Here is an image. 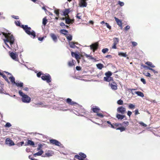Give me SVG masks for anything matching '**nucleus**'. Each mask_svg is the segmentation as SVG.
<instances>
[{"label": "nucleus", "instance_id": "nucleus-1", "mask_svg": "<svg viewBox=\"0 0 160 160\" xmlns=\"http://www.w3.org/2000/svg\"><path fill=\"white\" fill-rule=\"evenodd\" d=\"M1 33L2 34L5 38V39H3L4 43L8 48H10L9 46L7 44V42H9L11 46L13 44L14 42V38L13 36L10 33H7L3 32H2Z\"/></svg>", "mask_w": 160, "mask_h": 160}, {"label": "nucleus", "instance_id": "nucleus-2", "mask_svg": "<svg viewBox=\"0 0 160 160\" xmlns=\"http://www.w3.org/2000/svg\"><path fill=\"white\" fill-rule=\"evenodd\" d=\"M21 27L27 34L30 36L31 37H32L33 39L35 38L36 36L35 32L34 31L32 30L30 27H28V25H22Z\"/></svg>", "mask_w": 160, "mask_h": 160}, {"label": "nucleus", "instance_id": "nucleus-3", "mask_svg": "<svg viewBox=\"0 0 160 160\" xmlns=\"http://www.w3.org/2000/svg\"><path fill=\"white\" fill-rule=\"evenodd\" d=\"M18 93L20 96L22 97L21 98L22 102L24 103H29L31 100V98L28 95L25 94L21 91L19 90Z\"/></svg>", "mask_w": 160, "mask_h": 160}, {"label": "nucleus", "instance_id": "nucleus-4", "mask_svg": "<svg viewBox=\"0 0 160 160\" xmlns=\"http://www.w3.org/2000/svg\"><path fill=\"white\" fill-rule=\"evenodd\" d=\"M9 78L10 79L12 84H15L17 87H18L21 88L23 87V83L18 81H17L16 82L15 81V78L13 76L11 75V76Z\"/></svg>", "mask_w": 160, "mask_h": 160}, {"label": "nucleus", "instance_id": "nucleus-5", "mask_svg": "<svg viewBox=\"0 0 160 160\" xmlns=\"http://www.w3.org/2000/svg\"><path fill=\"white\" fill-rule=\"evenodd\" d=\"M42 79L44 81H46L48 83H50L51 82V78L50 75L48 73L44 74L41 77Z\"/></svg>", "mask_w": 160, "mask_h": 160}, {"label": "nucleus", "instance_id": "nucleus-6", "mask_svg": "<svg viewBox=\"0 0 160 160\" xmlns=\"http://www.w3.org/2000/svg\"><path fill=\"white\" fill-rule=\"evenodd\" d=\"M86 155L82 152H79L78 155H75L74 156V158L78 159H85L86 158Z\"/></svg>", "mask_w": 160, "mask_h": 160}, {"label": "nucleus", "instance_id": "nucleus-7", "mask_svg": "<svg viewBox=\"0 0 160 160\" xmlns=\"http://www.w3.org/2000/svg\"><path fill=\"white\" fill-rule=\"evenodd\" d=\"M99 44L98 42H96L92 44L90 46V49L92 50L93 52H94L98 48Z\"/></svg>", "mask_w": 160, "mask_h": 160}, {"label": "nucleus", "instance_id": "nucleus-8", "mask_svg": "<svg viewBox=\"0 0 160 160\" xmlns=\"http://www.w3.org/2000/svg\"><path fill=\"white\" fill-rule=\"evenodd\" d=\"M49 142L51 144L58 146H61L62 145L58 141L54 139H50Z\"/></svg>", "mask_w": 160, "mask_h": 160}, {"label": "nucleus", "instance_id": "nucleus-9", "mask_svg": "<svg viewBox=\"0 0 160 160\" xmlns=\"http://www.w3.org/2000/svg\"><path fill=\"white\" fill-rule=\"evenodd\" d=\"M117 111L118 112L122 114H124L126 112V108L124 107L123 106H121L118 108Z\"/></svg>", "mask_w": 160, "mask_h": 160}, {"label": "nucleus", "instance_id": "nucleus-10", "mask_svg": "<svg viewBox=\"0 0 160 160\" xmlns=\"http://www.w3.org/2000/svg\"><path fill=\"white\" fill-rule=\"evenodd\" d=\"M54 154V152L52 150H48L45 152L43 155L44 157H49L52 156Z\"/></svg>", "mask_w": 160, "mask_h": 160}, {"label": "nucleus", "instance_id": "nucleus-11", "mask_svg": "<svg viewBox=\"0 0 160 160\" xmlns=\"http://www.w3.org/2000/svg\"><path fill=\"white\" fill-rule=\"evenodd\" d=\"M114 19L117 24L120 27L121 29H122V21L116 17H114Z\"/></svg>", "mask_w": 160, "mask_h": 160}, {"label": "nucleus", "instance_id": "nucleus-12", "mask_svg": "<svg viewBox=\"0 0 160 160\" xmlns=\"http://www.w3.org/2000/svg\"><path fill=\"white\" fill-rule=\"evenodd\" d=\"M6 143L9 146H12L14 145V143L13 141L9 138H7L6 140Z\"/></svg>", "mask_w": 160, "mask_h": 160}, {"label": "nucleus", "instance_id": "nucleus-13", "mask_svg": "<svg viewBox=\"0 0 160 160\" xmlns=\"http://www.w3.org/2000/svg\"><path fill=\"white\" fill-rule=\"evenodd\" d=\"M109 86L112 89L116 90L117 89V84L114 82L109 83Z\"/></svg>", "mask_w": 160, "mask_h": 160}, {"label": "nucleus", "instance_id": "nucleus-14", "mask_svg": "<svg viewBox=\"0 0 160 160\" xmlns=\"http://www.w3.org/2000/svg\"><path fill=\"white\" fill-rule=\"evenodd\" d=\"M74 20L71 19L69 16L65 17V22L66 24H72Z\"/></svg>", "mask_w": 160, "mask_h": 160}, {"label": "nucleus", "instance_id": "nucleus-15", "mask_svg": "<svg viewBox=\"0 0 160 160\" xmlns=\"http://www.w3.org/2000/svg\"><path fill=\"white\" fill-rule=\"evenodd\" d=\"M70 9H65L64 10L63 12V15L65 16V17L69 16L68 14L70 12Z\"/></svg>", "mask_w": 160, "mask_h": 160}, {"label": "nucleus", "instance_id": "nucleus-16", "mask_svg": "<svg viewBox=\"0 0 160 160\" xmlns=\"http://www.w3.org/2000/svg\"><path fill=\"white\" fill-rule=\"evenodd\" d=\"M35 145L34 142L30 140H28V142L25 143V146H27L29 145L34 146Z\"/></svg>", "mask_w": 160, "mask_h": 160}, {"label": "nucleus", "instance_id": "nucleus-17", "mask_svg": "<svg viewBox=\"0 0 160 160\" xmlns=\"http://www.w3.org/2000/svg\"><path fill=\"white\" fill-rule=\"evenodd\" d=\"M50 36L54 42H57L58 41V38L53 33H51Z\"/></svg>", "mask_w": 160, "mask_h": 160}, {"label": "nucleus", "instance_id": "nucleus-18", "mask_svg": "<svg viewBox=\"0 0 160 160\" xmlns=\"http://www.w3.org/2000/svg\"><path fill=\"white\" fill-rule=\"evenodd\" d=\"M66 102L68 103L71 105H74L76 103L75 102L72 101V99L70 98H68L66 99Z\"/></svg>", "mask_w": 160, "mask_h": 160}, {"label": "nucleus", "instance_id": "nucleus-19", "mask_svg": "<svg viewBox=\"0 0 160 160\" xmlns=\"http://www.w3.org/2000/svg\"><path fill=\"white\" fill-rule=\"evenodd\" d=\"M92 110L94 113H97L100 111V109L98 107L95 106L92 108Z\"/></svg>", "mask_w": 160, "mask_h": 160}, {"label": "nucleus", "instance_id": "nucleus-20", "mask_svg": "<svg viewBox=\"0 0 160 160\" xmlns=\"http://www.w3.org/2000/svg\"><path fill=\"white\" fill-rule=\"evenodd\" d=\"M10 56L13 60H17L18 55L13 52H11L10 54Z\"/></svg>", "mask_w": 160, "mask_h": 160}, {"label": "nucleus", "instance_id": "nucleus-21", "mask_svg": "<svg viewBox=\"0 0 160 160\" xmlns=\"http://www.w3.org/2000/svg\"><path fill=\"white\" fill-rule=\"evenodd\" d=\"M123 114H120L117 113L116 116V117L119 120H122L126 117L125 116L123 115Z\"/></svg>", "mask_w": 160, "mask_h": 160}, {"label": "nucleus", "instance_id": "nucleus-22", "mask_svg": "<svg viewBox=\"0 0 160 160\" xmlns=\"http://www.w3.org/2000/svg\"><path fill=\"white\" fill-rule=\"evenodd\" d=\"M121 125V124L116 123H113L111 125V127L117 129V128H118V127L119 126Z\"/></svg>", "mask_w": 160, "mask_h": 160}, {"label": "nucleus", "instance_id": "nucleus-23", "mask_svg": "<svg viewBox=\"0 0 160 160\" xmlns=\"http://www.w3.org/2000/svg\"><path fill=\"white\" fill-rule=\"evenodd\" d=\"M69 45L70 48H74L76 47H77L75 45V44H78V42H69Z\"/></svg>", "mask_w": 160, "mask_h": 160}, {"label": "nucleus", "instance_id": "nucleus-24", "mask_svg": "<svg viewBox=\"0 0 160 160\" xmlns=\"http://www.w3.org/2000/svg\"><path fill=\"white\" fill-rule=\"evenodd\" d=\"M104 80L108 82L113 81V78L112 77H104Z\"/></svg>", "mask_w": 160, "mask_h": 160}, {"label": "nucleus", "instance_id": "nucleus-25", "mask_svg": "<svg viewBox=\"0 0 160 160\" xmlns=\"http://www.w3.org/2000/svg\"><path fill=\"white\" fill-rule=\"evenodd\" d=\"M43 151L42 150H41L38 152L34 153L33 154V156L35 157H36V156H40L43 153Z\"/></svg>", "mask_w": 160, "mask_h": 160}, {"label": "nucleus", "instance_id": "nucleus-26", "mask_svg": "<svg viewBox=\"0 0 160 160\" xmlns=\"http://www.w3.org/2000/svg\"><path fill=\"white\" fill-rule=\"evenodd\" d=\"M60 32L62 34L64 35H67L68 33V32L67 30L64 29H61L60 31Z\"/></svg>", "mask_w": 160, "mask_h": 160}, {"label": "nucleus", "instance_id": "nucleus-27", "mask_svg": "<svg viewBox=\"0 0 160 160\" xmlns=\"http://www.w3.org/2000/svg\"><path fill=\"white\" fill-rule=\"evenodd\" d=\"M118 55L119 56L124 57H126L128 56L126 54V52L123 53L122 52H119L118 53Z\"/></svg>", "mask_w": 160, "mask_h": 160}, {"label": "nucleus", "instance_id": "nucleus-28", "mask_svg": "<svg viewBox=\"0 0 160 160\" xmlns=\"http://www.w3.org/2000/svg\"><path fill=\"white\" fill-rule=\"evenodd\" d=\"M145 64L152 68H153L155 67V66L152 64V63L150 62H146L145 63Z\"/></svg>", "mask_w": 160, "mask_h": 160}, {"label": "nucleus", "instance_id": "nucleus-29", "mask_svg": "<svg viewBox=\"0 0 160 160\" xmlns=\"http://www.w3.org/2000/svg\"><path fill=\"white\" fill-rule=\"evenodd\" d=\"M135 93L137 94L138 96L142 97H143L144 96L143 93L142 92L140 91H137L135 92Z\"/></svg>", "mask_w": 160, "mask_h": 160}, {"label": "nucleus", "instance_id": "nucleus-30", "mask_svg": "<svg viewBox=\"0 0 160 160\" xmlns=\"http://www.w3.org/2000/svg\"><path fill=\"white\" fill-rule=\"evenodd\" d=\"M68 65L69 67H71L74 66L73 60H72L71 61H69L68 62Z\"/></svg>", "mask_w": 160, "mask_h": 160}, {"label": "nucleus", "instance_id": "nucleus-31", "mask_svg": "<svg viewBox=\"0 0 160 160\" xmlns=\"http://www.w3.org/2000/svg\"><path fill=\"white\" fill-rule=\"evenodd\" d=\"M48 22V20L46 18V17H45L43 18L42 19V24L44 26H45Z\"/></svg>", "mask_w": 160, "mask_h": 160}, {"label": "nucleus", "instance_id": "nucleus-32", "mask_svg": "<svg viewBox=\"0 0 160 160\" xmlns=\"http://www.w3.org/2000/svg\"><path fill=\"white\" fill-rule=\"evenodd\" d=\"M97 67L99 69H101L104 67L103 65L101 63H98L96 65Z\"/></svg>", "mask_w": 160, "mask_h": 160}, {"label": "nucleus", "instance_id": "nucleus-33", "mask_svg": "<svg viewBox=\"0 0 160 160\" xmlns=\"http://www.w3.org/2000/svg\"><path fill=\"white\" fill-rule=\"evenodd\" d=\"M119 39L117 38H113V43L117 45L119 42Z\"/></svg>", "mask_w": 160, "mask_h": 160}, {"label": "nucleus", "instance_id": "nucleus-34", "mask_svg": "<svg viewBox=\"0 0 160 160\" xmlns=\"http://www.w3.org/2000/svg\"><path fill=\"white\" fill-rule=\"evenodd\" d=\"M105 75L106 76V77H111L110 76L112 75V73L111 72L108 71L105 73Z\"/></svg>", "mask_w": 160, "mask_h": 160}, {"label": "nucleus", "instance_id": "nucleus-35", "mask_svg": "<svg viewBox=\"0 0 160 160\" xmlns=\"http://www.w3.org/2000/svg\"><path fill=\"white\" fill-rule=\"evenodd\" d=\"M2 76L8 83H10L9 81L8 80V78L7 77L6 75H5L4 74H3Z\"/></svg>", "mask_w": 160, "mask_h": 160}, {"label": "nucleus", "instance_id": "nucleus-36", "mask_svg": "<svg viewBox=\"0 0 160 160\" xmlns=\"http://www.w3.org/2000/svg\"><path fill=\"white\" fill-rule=\"evenodd\" d=\"M143 74L147 77H151V75L149 72H147L146 71H144L143 72Z\"/></svg>", "mask_w": 160, "mask_h": 160}, {"label": "nucleus", "instance_id": "nucleus-37", "mask_svg": "<svg viewBox=\"0 0 160 160\" xmlns=\"http://www.w3.org/2000/svg\"><path fill=\"white\" fill-rule=\"evenodd\" d=\"M135 108V106L132 104L130 103L128 105V108L131 109H133Z\"/></svg>", "mask_w": 160, "mask_h": 160}, {"label": "nucleus", "instance_id": "nucleus-38", "mask_svg": "<svg viewBox=\"0 0 160 160\" xmlns=\"http://www.w3.org/2000/svg\"><path fill=\"white\" fill-rule=\"evenodd\" d=\"M125 128L123 127H118V128H117V130H120L121 132L125 131Z\"/></svg>", "mask_w": 160, "mask_h": 160}, {"label": "nucleus", "instance_id": "nucleus-39", "mask_svg": "<svg viewBox=\"0 0 160 160\" xmlns=\"http://www.w3.org/2000/svg\"><path fill=\"white\" fill-rule=\"evenodd\" d=\"M117 103L118 105H122L123 104V102L122 100L121 99H120L118 101Z\"/></svg>", "mask_w": 160, "mask_h": 160}, {"label": "nucleus", "instance_id": "nucleus-40", "mask_svg": "<svg viewBox=\"0 0 160 160\" xmlns=\"http://www.w3.org/2000/svg\"><path fill=\"white\" fill-rule=\"evenodd\" d=\"M75 58L77 59L78 62L79 60L80 59V58L79 55H78V54H75Z\"/></svg>", "mask_w": 160, "mask_h": 160}, {"label": "nucleus", "instance_id": "nucleus-41", "mask_svg": "<svg viewBox=\"0 0 160 160\" xmlns=\"http://www.w3.org/2000/svg\"><path fill=\"white\" fill-rule=\"evenodd\" d=\"M108 51V48H103L102 50V52L103 53H105Z\"/></svg>", "mask_w": 160, "mask_h": 160}, {"label": "nucleus", "instance_id": "nucleus-42", "mask_svg": "<svg viewBox=\"0 0 160 160\" xmlns=\"http://www.w3.org/2000/svg\"><path fill=\"white\" fill-rule=\"evenodd\" d=\"M67 39L69 41H70L72 40V36L70 35H69V36H67L66 37Z\"/></svg>", "mask_w": 160, "mask_h": 160}, {"label": "nucleus", "instance_id": "nucleus-43", "mask_svg": "<svg viewBox=\"0 0 160 160\" xmlns=\"http://www.w3.org/2000/svg\"><path fill=\"white\" fill-rule=\"evenodd\" d=\"M139 124L144 127H146L147 126V125L142 122H139Z\"/></svg>", "mask_w": 160, "mask_h": 160}, {"label": "nucleus", "instance_id": "nucleus-44", "mask_svg": "<svg viewBox=\"0 0 160 160\" xmlns=\"http://www.w3.org/2000/svg\"><path fill=\"white\" fill-rule=\"evenodd\" d=\"M97 115L98 116V117L101 118H102L103 117H104V116L101 113H98V112L97 113Z\"/></svg>", "mask_w": 160, "mask_h": 160}, {"label": "nucleus", "instance_id": "nucleus-45", "mask_svg": "<svg viewBox=\"0 0 160 160\" xmlns=\"http://www.w3.org/2000/svg\"><path fill=\"white\" fill-rule=\"evenodd\" d=\"M76 17L77 18L79 19H81V14L80 13H78Z\"/></svg>", "mask_w": 160, "mask_h": 160}, {"label": "nucleus", "instance_id": "nucleus-46", "mask_svg": "<svg viewBox=\"0 0 160 160\" xmlns=\"http://www.w3.org/2000/svg\"><path fill=\"white\" fill-rule=\"evenodd\" d=\"M148 69L149 70H152L154 73H158V72L157 71H156L154 70V69L150 68H148Z\"/></svg>", "mask_w": 160, "mask_h": 160}, {"label": "nucleus", "instance_id": "nucleus-47", "mask_svg": "<svg viewBox=\"0 0 160 160\" xmlns=\"http://www.w3.org/2000/svg\"><path fill=\"white\" fill-rule=\"evenodd\" d=\"M43 74H44L42 73L41 72H40L37 73V75L38 77L40 78L41 77L42 75H43Z\"/></svg>", "mask_w": 160, "mask_h": 160}, {"label": "nucleus", "instance_id": "nucleus-48", "mask_svg": "<svg viewBox=\"0 0 160 160\" xmlns=\"http://www.w3.org/2000/svg\"><path fill=\"white\" fill-rule=\"evenodd\" d=\"M118 4H119L120 6H124V4L123 2H122L120 1L118 2Z\"/></svg>", "mask_w": 160, "mask_h": 160}, {"label": "nucleus", "instance_id": "nucleus-49", "mask_svg": "<svg viewBox=\"0 0 160 160\" xmlns=\"http://www.w3.org/2000/svg\"><path fill=\"white\" fill-rule=\"evenodd\" d=\"M12 125L9 122H7L5 125V127H9L11 126Z\"/></svg>", "mask_w": 160, "mask_h": 160}, {"label": "nucleus", "instance_id": "nucleus-50", "mask_svg": "<svg viewBox=\"0 0 160 160\" xmlns=\"http://www.w3.org/2000/svg\"><path fill=\"white\" fill-rule=\"evenodd\" d=\"M130 28V27L128 25H127L124 28V30L126 31H128Z\"/></svg>", "mask_w": 160, "mask_h": 160}, {"label": "nucleus", "instance_id": "nucleus-51", "mask_svg": "<svg viewBox=\"0 0 160 160\" xmlns=\"http://www.w3.org/2000/svg\"><path fill=\"white\" fill-rule=\"evenodd\" d=\"M106 25V26L107 27L109 28V29H111V27L110 26L108 23H105Z\"/></svg>", "mask_w": 160, "mask_h": 160}, {"label": "nucleus", "instance_id": "nucleus-52", "mask_svg": "<svg viewBox=\"0 0 160 160\" xmlns=\"http://www.w3.org/2000/svg\"><path fill=\"white\" fill-rule=\"evenodd\" d=\"M54 12L56 14L57 16L58 17L59 16V10H57L54 11Z\"/></svg>", "mask_w": 160, "mask_h": 160}, {"label": "nucleus", "instance_id": "nucleus-53", "mask_svg": "<svg viewBox=\"0 0 160 160\" xmlns=\"http://www.w3.org/2000/svg\"><path fill=\"white\" fill-rule=\"evenodd\" d=\"M141 81L142 82V83L144 84H146V81H145V80L144 79V78H141Z\"/></svg>", "mask_w": 160, "mask_h": 160}, {"label": "nucleus", "instance_id": "nucleus-54", "mask_svg": "<svg viewBox=\"0 0 160 160\" xmlns=\"http://www.w3.org/2000/svg\"><path fill=\"white\" fill-rule=\"evenodd\" d=\"M131 43H132V46L133 47L136 46L137 45V44H138L136 42H133H133H132Z\"/></svg>", "mask_w": 160, "mask_h": 160}, {"label": "nucleus", "instance_id": "nucleus-55", "mask_svg": "<svg viewBox=\"0 0 160 160\" xmlns=\"http://www.w3.org/2000/svg\"><path fill=\"white\" fill-rule=\"evenodd\" d=\"M15 24L18 26H20V22L19 21H17L15 22Z\"/></svg>", "mask_w": 160, "mask_h": 160}, {"label": "nucleus", "instance_id": "nucleus-56", "mask_svg": "<svg viewBox=\"0 0 160 160\" xmlns=\"http://www.w3.org/2000/svg\"><path fill=\"white\" fill-rule=\"evenodd\" d=\"M24 144V142H20V143H18V146H22L23 144Z\"/></svg>", "mask_w": 160, "mask_h": 160}, {"label": "nucleus", "instance_id": "nucleus-57", "mask_svg": "<svg viewBox=\"0 0 160 160\" xmlns=\"http://www.w3.org/2000/svg\"><path fill=\"white\" fill-rule=\"evenodd\" d=\"M12 18L16 19H19V17L18 16L13 15L12 16Z\"/></svg>", "mask_w": 160, "mask_h": 160}, {"label": "nucleus", "instance_id": "nucleus-58", "mask_svg": "<svg viewBox=\"0 0 160 160\" xmlns=\"http://www.w3.org/2000/svg\"><path fill=\"white\" fill-rule=\"evenodd\" d=\"M42 145L41 144H40V145H39L38 147V148H37V150H41V149L42 148Z\"/></svg>", "mask_w": 160, "mask_h": 160}, {"label": "nucleus", "instance_id": "nucleus-59", "mask_svg": "<svg viewBox=\"0 0 160 160\" xmlns=\"http://www.w3.org/2000/svg\"><path fill=\"white\" fill-rule=\"evenodd\" d=\"M122 124H125L126 125V126H128L129 125V122L128 121H124L122 122Z\"/></svg>", "mask_w": 160, "mask_h": 160}, {"label": "nucleus", "instance_id": "nucleus-60", "mask_svg": "<svg viewBox=\"0 0 160 160\" xmlns=\"http://www.w3.org/2000/svg\"><path fill=\"white\" fill-rule=\"evenodd\" d=\"M4 91V89L2 88V86H0V92L1 93L3 92V91Z\"/></svg>", "mask_w": 160, "mask_h": 160}, {"label": "nucleus", "instance_id": "nucleus-61", "mask_svg": "<svg viewBox=\"0 0 160 160\" xmlns=\"http://www.w3.org/2000/svg\"><path fill=\"white\" fill-rule=\"evenodd\" d=\"M77 54L75 52H71V55L72 57H75V54Z\"/></svg>", "mask_w": 160, "mask_h": 160}, {"label": "nucleus", "instance_id": "nucleus-62", "mask_svg": "<svg viewBox=\"0 0 160 160\" xmlns=\"http://www.w3.org/2000/svg\"><path fill=\"white\" fill-rule=\"evenodd\" d=\"M76 68L77 70L79 71L81 69V68L80 66H77L76 67Z\"/></svg>", "mask_w": 160, "mask_h": 160}, {"label": "nucleus", "instance_id": "nucleus-63", "mask_svg": "<svg viewBox=\"0 0 160 160\" xmlns=\"http://www.w3.org/2000/svg\"><path fill=\"white\" fill-rule=\"evenodd\" d=\"M116 45H117V44L113 43V45L112 46V49H116V48H117Z\"/></svg>", "mask_w": 160, "mask_h": 160}, {"label": "nucleus", "instance_id": "nucleus-64", "mask_svg": "<svg viewBox=\"0 0 160 160\" xmlns=\"http://www.w3.org/2000/svg\"><path fill=\"white\" fill-rule=\"evenodd\" d=\"M132 114V112L131 111H128L127 113V115L129 116L130 117Z\"/></svg>", "mask_w": 160, "mask_h": 160}]
</instances>
